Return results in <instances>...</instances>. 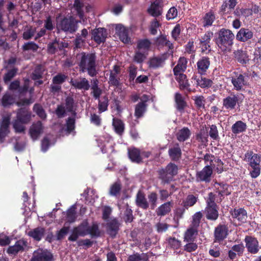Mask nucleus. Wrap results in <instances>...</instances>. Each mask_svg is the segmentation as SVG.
Here are the masks:
<instances>
[{"label": "nucleus", "instance_id": "nucleus-1", "mask_svg": "<svg viewBox=\"0 0 261 261\" xmlns=\"http://www.w3.org/2000/svg\"><path fill=\"white\" fill-rule=\"evenodd\" d=\"M76 15L81 20H76L73 16L64 17L57 21V28L64 32L73 33L77 29L79 22H84L86 19L85 16V12H89L92 9L90 5H85L82 0H74L73 7Z\"/></svg>", "mask_w": 261, "mask_h": 261}, {"label": "nucleus", "instance_id": "nucleus-2", "mask_svg": "<svg viewBox=\"0 0 261 261\" xmlns=\"http://www.w3.org/2000/svg\"><path fill=\"white\" fill-rule=\"evenodd\" d=\"M81 60L79 63L80 71L87 72L90 76H95L97 72L96 70V56L92 53L80 54Z\"/></svg>", "mask_w": 261, "mask_h": 261}, {"label": "nucleus", "instance_id": "nucleus-3", "mask_svg": "<svg viewBox=\"0 0 261 261\" xmlns=\"http://www.w3.org/2000/svg\"><path fill=\"white\" fill-rule=\"evenodd\" d=\"M216 43L222 51L229 50L233 44L234 35L228 29H222L218 33Z\"/></svg>", "mask_w": 261, "mask_h": 261}, {"label": "nucleus", "instance_id": "nucleus-4", "mask_svg": "<svg viewBox=\"0 0 261 261\" xmlns=\"http://www.w3.org/2000/svg\"><path fill=\"white\" fill-rule=\"evenodd\" d=\"M178 168L175 164L169 163L165 169L159 171L160 178L165 183L171 181L173 177L178 173Z\"/></svg>", "mask_w": 261, "mask_h": 261}, {"label": "nucleus", "instance_id": "nucleus-5", "mask_svg": "<svg viewBox=\"0 0 261 261\" xmlns=\"http://www.w3.org/2000/svg\"><path fill=\"white\" fill-rule=\"evenodd\" d=\"M234 75L231 76V83L237 91H241L248 85V78L245 74H239L234 72Z\"/></svg>", "mask_w": 261, "mask_h": 261}, {"label": "nucleus", "instance_id": "nucleus-6", "mask_svg": "<svg viewBox=\"0 0 261 261\" xmlns=\"http://www.w3.org/2000/svg\"><path fill=\"white\" fill-rule=\"evenodd\" d=\"M87 220H84L73 229L72 234L69 237L68 240L70 241H76L79 236L85 237L87 236Z\"/></svg>", "mask_w": 261, "mask_h": 261}, {"label": "nucleus", "instance_id": "nucleus-7", "mask_svg": "<svg viewBox=\"0 0 261 261\" xmlns=\"http://www.w3.org/2000/svg\"><path fill=\"white\" fill-rule=\"evenodd\" d=\"M53 254L47 249L39 248L35 250L31 261H53Z\"/></svg>", "mask_w": 261, "mask_h": 261}, {"label": "nucleus", "instance_id": "nucleus-8", "mask_svg": "<svg viewBox=\"0 0 261 261\" xmlns=\"http://www.w3.org/2000/svg\"><path fill=\"white\" fill-rule=\"evenodd\" d=\"M213 173V169L210 165H206L201 170L197 171L196 180L198 182L204 181L209 182Z\"/></svg>", "mask_w": 261, "mask_h": 261}, {"label": "nucleus", "instance_id": "nucleus-9", "mask_svg": "<svg viewBox=\"0 0 261 261\" xmlns=\"http://www.w3.org/2000/svg\"><path fill=\"white\" fill-rule=\"evenodd\" d=\"M244 242L248 252L251 254H256L258 252L260 247L257 240L253 237L246 236Z\"/></svg>", "mask_w": 261, "mask_h": 261}, {"label": "nucleus", "instance_id": "nucleus-10", "mask_svg": "<svg viewBox=\"0 0 261 261\" xmlns=\"http://www.w3.org/2000/svg\"><path fill=\"white\" fill-rule=\"evenodd\" d=\"M11 115L7 114L3 117L0 124V142H3L5 138L9 133V125L10 123Z\"/></svg>", "mask_w": 261, "mask_h": 261}, {"label": "nucleus", "instance_id": "nucleus-11", "mask_svg": "<svg viewBox=\"0 0 261 261\" xmlns=\"http://www.w3.org/2000/svg\"><path fill=\"white\" fill-rule=\"evenodd\" d=\"M239 102V95L234 93L223 98L222 101L223 107L228 110H232L235 109Z\"/></svg>", "mask_w": 261, "mask_h": 261}, {"label": "nucleus", "instance_id": "nucleus-12", "mask_svg": "<svg viewBox=\"0 0 261 261\" xmlns=\"http://www.w3.org/2000/svg\"><path fill=\"white\" fill-rule=\"evenodd\" d=\"M213 36V32L208 31L201 37L200 39V47L201 48L202 52L207 53L211 50L210 43Z\"/></svg>", "mask_w": 261, "mask_h": 261}, {"label": "nucleus", "instance_id": "nucleus-13", "mask_svg": "<svg viewBox=\"0 0 261 261\" xmlns=\"http://www.w3.org/2000/svg\"><path fill=\"white\" fill-rule=\"evenodd\" d=\"M70 83L75 89L79 90L87 91L90 87L89 81L85 77H80L74 80L71 79Z\"/></svg>", "mask_w": 261, "mask_h": 261}, {"label": "nucleus", "instance_id": "nucleus-14", "mask_svg": "<svg viewBox=\"0 0 261 261\" xmlns=\"http://www.w3.org/2000/svg\"><path fill=\"white\" fill-rule=\"evenodd\" d=\"M244 160L249 163L250 167L259 166L261 155L254 153L253 151H247L245 154Z\"/></svg>", "mask_w": 261, "mask_h": 261}, {"label": "nucleus", "instance_id": "nucleus-15", "mask_svg": "<svg viewBox=\"0 0 261 261\" xmlns=\"http://www.w3.org/2000/svg\"><path fill=\"white\" fill-rule=\"evenodd\" d=\"M228 235V228L225 225H219L215 228L214 232L215 241L220 242Z\"/></svg>", "mask_w": 261, "mask_h": 261}, {"label": "nucleus", "instance_id": "nucleus-16", "mask_svg": "<svg viewBox=\"0 0 261 261\" xmlns=\"http://www.w3.org/2000/svg\"><path fill=\"white\" fill-rule=\"evenodd\" d=\"M67 46V43L55 39L48 44L47 50L49 54H54L58 50H61Z\"/></svg>", "mask_w": 261, "mask_h": 261}, {"label": "nucleus", "instance_id": "nucleus-17", "mask_svg": "<svg viewBox=\"0 0 261 261\" xmlns=\"http://www.w3.org/2000/svg\"><path fill=\"white\" fill-rule=\"evenodd\" d=\"M231 214L234 221L237 220L240 223L245 222L247 218V212L243 208L234 209Z\"/></svg>", "mask_w": 261, "mask_h": 261}, {"label": "nucleus", "instance_id": "nucleus-18", "mask_svg": "<svg viewBox=\"0 0 261 261\" xmlns=\"http://www.w3.org/2000/svg\"><path fill=\"white\" fill-rule=\"evenodd\" d=\"M149 14L153 17H158L161 15L162 12V1L155 0L152 3L148 9Z\"/></svg>", "mask_w": 261, "mask_h": 261}, {"label": "nucleus", "instance_id": "nucleus-19", "mask_svg": "<svg viewBox=\"0 0 261 261\" xmlns=\"http://www.w3.org/2000/svg\"><path fill=\"white\" fill-rule=\"evenodd\" d=\"M106 30L101 28L96 29L92 31V38L97 43L104 42L107 37Z\"/></svg>", "mask_w": 261, "mask_h": 261}, {"label": "nucleus", "instance_id": "nucleus-20", "mask_svg": "<svg viewBox=\"0 0 261 261\" xmlns=\"http://www.w3.org/2000/svg\"><path fill=\"white\" fill-rule=\"evenodd\" d=\"M253 33L252 31L246 28H241L236 35V39L241 42H246L252 39Z\"/></svg>", "mask_w": 261, "mask_h": 261}, {"label": "nucleus", "instance_id": "nucleus-21", "mask_svg": "<svg viewBox=\"0 0 261 261\" xmlns=\"http://www.w3.org/2000/svg\"><path fill=\"white\" fill-rule=\"evenodd\" d=\"M43 127L40 121L34 123L30 128V134L34 140H37L39 136L42 133Z\"/></svg>", "mask_w": 261, "mask_h": 261}, {"label": "nucleus", "instance_id": "nucleus-22", "mask_svg": "<svg viewBox=\"0 0 261 261\" xmlns=\"http://www.w3.org/2000/svg\"><path fill=\"white\" fill-rule=\"evenodd\" d=\"M116 33L119 35L120 40L124 43H128L130 41L128 37V30L120 24H117L115 28Z\"/></svg>", "mask_w": 261, "mask_h": 261}, {"label": "nucleus", "instance_id": "nucleus-23", "mask_svg": "<svg viewBox=\"0 0 261 261\" xmlns=\"http://www.w3.org/2000/svg\"><path fill=\"white\" fill-rule=\"evenodd\" d=\"M120 68L117 65H114L113 69L110 71L109 84L112 86H118L119 84V74Z\"/></svg>", "mask_w": 261, "mask_h": 261}, {"label": "nucleus", "instance_id": "nucleus-24", "mask_svg": "<svg viewBox=\"0 0 261 261\" xmlns=\"http://www.w3.org/2000/svg\"><path fill=\"white\" fill-rule=\"evenodd\" d=\"M27 246V243L24 240L17 241L14 245L10 246L7 250L9 254H16L20 251H23Z\"/></svg>", "mask_w": 261, "mask_h": 261}, {"label": "nucleus", "instance_id": "nucleus-25", "mask_svg": "<svg viewBox=\"0 0 261 261\" xmlns=\"http://www.w3.org/2000/svg\"><path fill=\"white\" fill-rule=\"evenodd\" d=\"M128 154L132 162L138 164L142 162V156L141 155V151L139 149L135 147L128 148Z\"/></svg>", "mask_w": 261, "mask_h": 261}, {"label": "nucleus", "instance_id": "nucleus-26", "mask_svg": "<svg viewBox=\"0 0 261 261\" xmlns=\"http://www.w3.org/2000/svg\"><path fill=\"white\" fill-rule=\"evenodd\" d=\"M233 55L236 60L242 64H245L249 62V56L246 50L238 49L234 51Z\"/></svg>", "mask_w": 261, "mask_h": 261}, {"label": "nucleus", "instance_id": "nucleus-27", "mask_svg": "<svg viewBox=\"0 0 261 261\" xmlns=\"http://www.w3.org/2000/svg\"><path fill=\"white\" fill-rule=\"evenodd\" d=\"M210 65L209 58L203 57L200 59L197 63L198 72L199 74H204Z\"/></svg>", "mask_w": 261, "mask_h": 261}, {"label": "nucleus", "instance_id": "nucleus-28", "mask_svg": "<svg viewBox=\"0 0 261 261\" xmlns=\"http://www.w3.org/2000/svg\"><path fill=\"white\" fill-rule=\"evenodd\" d=\"M112 140L110 137H101L97 140L98 145L103 153L107 152V149L112 146Z\"/></svg>", "mask_w": 261, "mask_h": 261}, {"label": "nucleus", "instance_id": "nucleus-29", "mask_svg": "<svg viewBox=\"0 0 261 261\" xmlns=\"http://www.w3.org/2000/svg\"><path fill=\"white\" fill-rule=\"evenodd\" d=\"M31 112L25 108H21L18 110L17 113L16 118L20 121L21 123H28L31 119Z\"/></svg>", "mask_w": 261, "mask_h": 261}, {"label": "nucleus", "instance_id": "nucleus-30", "mask_svg": "<svg viewBox=\"0 0 261 261\" xmlns=\"http://www.w3.org/2000/svg\"><path fill=\"white\" fill-rule=\"evenodd\" d=\"M168 153L172 160L174 161L179 160L181 155V151L179 144L176 143L170 147L168 150Z\"/></svg>", "mask_w": 261, "mask_h": 261}, {"label": "nucleus", "instance_id": "nucleus-31", "mask_svg": "<svg viewBox=\"0 0 261 261\" xmlns=\"http://www.w3.org/2000/svg\"><path fill=\"white\" fill-rule=\"evenodd\" d=\"M198 234L197 227L191 225L187 229L184 235V241L194 242Z\"/></svg>", "mask_w": 261, "mask_h": 261}, {"label": "nucleus", "instance_id": "nucleus-32", "mask_svg": "<svg viewBox=\"0 0 261 261\" xmlns=\"http://www.w3.org/2000/svg\"><path fill=\"white\" fill-rule=\"evenodd\" d=\"M87 235H90L92 238H97L100 235V230L98 224L96 222L89 224L87 222Z\"/></svg>", "mask_w": 261, "mask_h": 261}, {"label": "nucleus", "instance_id": "nucleus-33", "mask_svg": "<svg viewBox=\"0 0 261 261\" xmlns=\"http://www.w3.org/2000/svg\"><path fill=\"white\" fill-rule=\"evenodd\" d=\"M193 79L195 81L196 84L202 88L210 87L213 84L212 80L207 79L201 75L198 76L196 75L193 77Z\"/></svg>", "mask_w": 261, "mask_h": 261}, {"label": "nucleus", "instance_id": "nucleus-34", "mask_svg": "<svg viewBox=\"0 0 261 261\" xmlns=\"http://www.w3.org/2000/svg\"><path fill=\"white\" fill-rule=\"evenodd\" d=\"M173 203L171 202H167L160 205L156 210V215L158 216H164L169 214L172 207Z\"/></svg>", "mask_w": 261, "mask_h": 261}, {"label": "nucleus", "instance_id": "nucleus-35", "mask_svg": "<svg viewBox=\"0 0 261 261\" xmlns=\"http://www.w3.org/2000/svg\"><path fill=\"white\" fill-rule=\"evenodd\" d=\"M166 59V57L159 56L154 57L150 59L148 63L150 68H157L163 66L165 61Z\"/></svg>", "mask_w": 261, "mask_h": 261}, {"label": "nucleus", "instance_id": "nucleus-36", "mask_svg": "<svg viewBox=\"0 0 261 261\" xmlns=\"http://www.w3.org/2000/svg\"><path fill=\"white\" fill-rule=\"evenodd\" d=\"M205 215L207 219L215 221L217 219L219 214L216 206H207L205 210Z\"/></svg>", "mask_w": 261, "mask_h": 261}, {"label": "nucleus", "instance_id": "nucleus-37", "mask_svg": "<svg viewBox=\"0 0 261 261\" xmlns=\"http://www.w3.org/2000/svg\"><path fill=\"white\" fill-rule=\"evenodd\" d=\"M136 201L137 205L143 209H147L148 207L149 204L145 195L141 191H139L137 193Z\"/></svg>", "mask_w": 261, "mask_h": 261}, {"label": "nucleus", "instance_id": "nucleus-38", "mask_svg": "<svg viewBox=\"0 0 261 261\" xmlns=\"http://www.w3.org/2000/svg\"><path fill=\"white\" fill-rule=\"evenodd\" d=\"M187 60L184 57L179 59L177 65L174 68L173 71L175 75L184 71L187 68Z\"/></svg>", "mask_w": 261, "mask_h": 261}, {"label": "nucleus", "instance_id": "nucleus-39", "mask_svg": "<svg viewBox=\"0 0 261 261\" xmlns=\"http://www.w3.org/2000/svg\"><path fill=\"white\" fill-rule=\"evenodd\" d=\"M151 46V42L147 39H140L137 42L138 50L148 54Z\"/></svg>", "mask_w": 261, "mask_h": 261}, {"label": "nucleus", "instance_id": "nucleus-40", "mask_svg": "<svg viewBox=\"0 0 261 261\" xmlns=\"http://www.w3.org/2000/svg\"><path fill=\"white\" fill-rule=\"evenodd\" d=\"M119 226V224L117 220H111L108 224V233L113 237H115L118 231Z\"/></svg>", "mask_w": 261, "mask_h": 261}, {"label": "nucleus", "instance_id": "nucleus-41", "mask_svg": "<svg viewBox=\"0 0 261 261\" xmlns=\"http://www.w3.org/2000/svg\"><path fill=\"white\" fill-rule=\"evenodd\" d=\"M191 132L187 127H184L178 130L176 134L177 139L180 142H184L189 138Z\"/></svg>", "mask_w": 261, "mask_h": 261}, {"label": "nucleus", "instance_id": "nucleus-42", "mask_svg": "<svg viewBox=\"0 0 261 261\" xmlns=\"http://www.w3.org/2000/svg\"><path fill=\"white\" fill-rule=\"evenodd\" d=\"M44 233V229L42 227H37L29 232V235L34 240L39 241Z\"/></svg>", "mask_w": 261, "mask_h": 261}, {"label": "nucleus", "instance_id": "nucleus-43", "mask_svg": "<svg viewBox=\"0 0 261 261\" xmlns=\"http://www.w3.org/2000/svg\"><path fill=\"white\" fill-rule=\"evenodd\" d=\"M156 45L159 47L167 46L169 49L173 48V44L167 39V37L165 36H161L156 39L155 41Z\"/></svg>", "mask_w": 261, "mask_h": 261}, {"label": "nucleus", "instance_id": "nucleus-44", "mask_svg": "<svg viewBox=\"0 0 261 261\" xmlns=\"http://www.w3.org/2000/svg\"><path fill=\"white\" fill-rule=\"evenodd\" d=\"M198 197L193 195H189L183 200L181 205L188 209L189 207L193 206L197 201Z\"/></svg>", "mask_w": 261, "mask_h": 261}, {"label": "nucleus", "instance_id": "nucleus-45", "mask_svg": "<svg viewBox=\"0 0 261 261\" xmlns=\"http://www.w3.org/2000/svg\"><path fill=\"white\" fill-rule=\"evenodd\" d=\"M247 125L242 121H238L232 125L231 130L233 134H237L246 130Z\"/></svg>", "mask_w": 261, "mask_h": 261}, {"label": "nucleus", "instance_id": "nucleus-46", "mask_svg": "<svg viewBox=\"0 0 261 261\" xmlns=\"http://www.w3.org/2000/svg\"><path fill=\"white\" fill-rule=\"evenodd\" d=\"M112 125L116 133L119 135H121L124 132V123L121 120L114 118L113 119Z\"/></svg>", "mask_w": 261, "mask_h": 261}, {"label": "nucleus", "instance_id": "nucleus-47", "mask_svg": "<svg viewBox=\"0 0 261 261\" xmlns=\"http://www.w3.org/2000/svg\"><path fill=\"white\" fill-rule=\"evenodd\" d=\"M98 109L100 113H102L108 110V107L109 105V99L107 95H105L101 98H99Z\"/></svg>", "mask_w": 261, "mask_h": 261}, {"label": "nucleus", "instance_id": "nucleus-48", "mask_svg": "<svg viewBox=\"0 0 261 261\" xmlns=\"http://www.w3.org/2000/svg\"><path fill=\"white\" fill-rule=\"evenodd\" d=\"M127 261H148V256L146 253H136L129 256Z\"/></svg>", "mask_w": 261, "mask_h": 261}, {"label": "nucleus", "instance_id": "nucleus-49", "mask_svg": "<svg viewBox=\"0 0 261 261\" xmlns=\"http://www.w3.org/2000/svg\"><path fill=\"white\" fill-rule=\"evenodd\" d=\"M215 16L212 12L205 14L203 17V25L204 27H208L212 25L215 19Z\"/></svg>", "mask_w": 261, "mask_h": 261}, {"label": "nucleus", "instance_id": "nucleus-50", "mask_svg": "<svg viewBox=\"0 0 261 261\" xmlns=\"http://www.w3.org/2000/svg\"><path fill=\"white\" fill-rule=\"evenodd\" d=\"M176 80L178 81L180 89H187L189 86L187 76L183 73H179L176 75Z\"/></svg>", "mask_w": 261, "mask_h": 261}, {"label": "nucleus", "instance_id": "nucleus-51", "mask_svg": "<svg viewBox=\"0 0 261 261\" xmlns=\"http://www.w3.org/2000/svg\"><path fill=\"white\" fill-rule=\"evenodd\" d=\"M175 101L177 109L179 111H182L185 107L186 102L180 94L178 93L175 94Z\"/></svg>", "mask_w": 261, "mask_h": 261}, {"label": "nucleus", "instance_id": "nucleus-52", "mask_svg": "<svg viewBox=\"0 0 261 261\" xmlns=\"http://www.w3.org/2000/svg\"><path fill=\"white\" fill-rule=\"evenodd\" d=\"M147 105L144 102L138 103L135 108V115L137 118L142 117L146 110Z\"/></svg>", "mask_w": 261, "mask_h": 261}, {"label": "nucleus", "instance_id": "nucleus-53", "mask_svg": "<svg viewBox=\"0 0 261 261\" xmlns=\"http://www.w3.org/2000/svg\"><path fill=\"white\" fill-rule=\"evenodd\" d=\"M76 207L75 205H72L67 211V220L69 223L75 222L76 219Z\"/></svg>", "mask_w": 261, "mask_h": 261}, {"label": "nucleus", "instance_id": "nucleus-54", "mask_svg": "<svg viewBox=\"0 0 261 261\" xmlns=\"http://www.w3.org/2000/svg\"><path fill=\"white\" fill-rule=\"evenodd\" d=\"M208 133L210 137L213 140H218L219 139V133L216 125L213 124L210 125L207 128Z\"/></svg>", "mask_w": 261, "mask_h": 261}, {"label": "nucleus", "instance_id": "nucleus-55", "mask_svg": "<svg viewBox=\"0 0 261 261\" xmlns=\"http://www.w3.org/2000/svg\"><path fill=\"white\" fill-rule=\"evenodd\" d=\"M121 189V185L119 181L114 183L110 188L109 194L114 196H117L119 194Z\"/></svg>", "mask_w": 261, "mask_h": 261}, {"label": "nucleus", "instance_id": "nucleus-56", "mask_svg": "<svg viewBox=\"0 0 261 261\" xmlns=\"http://www.w3.org/2000/svg\"><path fill=\"white\" fill-rule=\"evenodd\" d=\"M148 54L139 50L135 52L134 60L139 63H142L146 58Z\"/></svg>", "mask_w": 261, "mask_h": 261}, {"label": "nucleus", "instance_id": "nucleus-57", "mask_svg": "<svg viewBox=\"0 0 261 261\" xmlns=\"http://www.w3.org/2000/svg\"><path fill=\"white\" fill-rule=\"evenodd\" d=\"M193 99L195 101V104L198 109L204 108L205 100L203 96H195Z\"/></svg>", "mask_w": 261, "mask_h": 261}, {"label": "nucleus", "instance_id": "nucleus-58", "mask_svg": "<svg viewBox=\"0 0 261 261\" xmlns=\"http://www.w3.org/2000/svg\"><path fill=\"white\" fill-rule=\"evenodd\" d=\"M36 32L35 28L30 27L26 29L23 33V38L25 40L32 38L35 35Z\"/></svg>", "mask_w": 261, "mask_h": 261}, {"label": "nucleus", "instance_id": "nucleus-59", "mask_svg": "<svg viewBox=\"0 0 261 261\" xmlns=\"http://www.w3.org/2000/svg\"><path fill=\"white\" fill-rule=\"evenodd\" d=\"M26 123H21L17 118L13 122V126L16 133H23L25 129V127L23 125Z\"/></svg>", "mask_w": 261, "mask_h": 261}, {"label": "nucleus", "instance_id": "nucleus-60", "mask_svg": "<svg viewBox=\"0 0 261 261\" xmlns=\"http://www.w3.org/2000/svg\"><path fill=\"white\" fill-rule=\"evenodd\" d=\"M2 102L3 106L6 107L13 103L14 102V99L11 95L6 93L3 96Z\"/></svg>", "mask_w": 261, "mask_h": 261}, {"label": "nucleus", "instance_id": "nucleus-61", "mask_svg": "<svg viewBox=\"0 0 261 261\" xmlns=\"http://www.w3.org/2000/svg\"><path fill=\"white\" fill-rule=\"evenodd\" d=\"M186 209L184 206L176 208L174 210V219L178 222L179 219L182 218Z\"/></svg>", "mask_w": 261, "mask_h": 261}, {"label": "nucleus", "instance_id": "nucleus-62", "mask_svg": "<svg viewBox=\"0 0 261 261\" xmlns=\"http://www.w3.org/2000/svg\"><path fill=\"white\" fill-rule=\"evenodd\" d=\"M38 45L34 42H29L24 43L22 46V48L24 50H32L36 51L38 49Z\"/></svg>", "mask_w": 261, "mask_h": 261}, {"label": "nucleus", "instance_id": "nucleus-63", "mask_svg": "<svg viewBox=\"0 0 261 261\" xmlns=\"http://www.w3.org/2000/svg\"><path fill=\"white\" fill-rule=\"evenodd\" d=\"M123 219L126 223H130L133 221V216L132 210L126 205Z\"/></svg>", "mask_w": 261, "mask_h": 261}, {"label": "nucleus", "instance_id": "nucleus-64", "mask_svg": "<svg viewBox=\"0 0 261 261\" xmlns=\"http://www.w3.org/2000/svg\"><path fill=\"white\" fill-rule=\"evenodd\" d=\"M34 111L42 119L46 118V115L42 107L38 104L34 105L33 108Z\"/></svg>", "mask_w": 261, "mask_h": 261}]
</instances>
